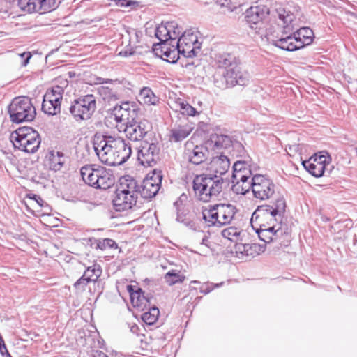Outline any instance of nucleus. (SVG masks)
<instances>
[{"mask_svg": "<svg viewBox=\"0 0 357 357\" xmlns=\"http://www.w3.org/2000/svg\"><path fill=\"white\" fill-rule=\"evenodd\" d=\"M89 282H91V281L84 277V275L83 274V275L75 282L74 287L79 291H83L85 290L86 286Z\"/></svg>", "mask_w": 357, "mask_h": 357, "instance_id": "obj_46", "label": "nucleus"}, {"mask_svg": "<svg viewBox=\"0 0 357 357\" xmlns=\"http://www.w3.org/2000/svg\"><path fill=\"white\" fill-rule=\"evenodd\" d=\"M110 140H112L111 135L96 136L93 142L95 152L102 163L108 166L120 165L119 158L113 148V142Z\"/></svg>", "mask_w": 357, "mask_h": 357, "instance_id": "obj_8", "label": "nucleus"}, {"mask_svg": "<svg viewBox=\"0 0 357 357\" xmlns=\"http://www.w3.org/2000/svg\"><path fill=\"white\" fill-rule=\"evenodd\" d=\"M307 29H308L307 28H301L299 30H298L296 33H294V34H296V37H300L302 41H304V37L312 38V36H305V33H307Z\"/></svg>", "mask_w": 357, "mask_h": 357, "instance_id": "obj_55", "label": "nucleus"}, {"mask_svg": "<svg viewBox=\"0 0 357 357\" xmlns=\"http://www.w3.org/2000/svg\"><path fill=\"white\" fill-rule=\"evenodd\" d=\"M96 99L92 94L81 96L75 99L69 107V112L77 121L89 119L96 109Z\"/></svg>", "mask_w": 357, "mask_h": 357, "instance_id": "obj_9", "label": "nucleus"}, {"mask_svg": "<svg viewBox=\"0 0 357 357\" xmlns=\"http://www.w3.org/2000/svg\"><path fill=\"white\" fill-rule=\"evenodd\" d=\"M159 310L156 307H153L149 309L146 312H144L142 316V320L148 325L153 324L158 318Z\"/></svg>", "mask_w": 357, "mask_h": 357, "instance_id": "obj_38", "label": "nucleus"}, {"mask_svg": "<svg viewBox=\"0 0 357 357\" xmlns=\"http://www.w3.org/2000/svg\"><path fill=\"white\" fill-rule=\"evenodd\" d=\"M286 202L282 196L278 197L273 205L259 206L252 215L250 222L259 226L256 231L260 240L266 243H273L274 248L286 247L289 243L287 227H283L282 218Z\"/></svg>", "mask_w": 357, "mask_h": 357, "instance_id": "obj_1", "label": "nucleus"}, {"mask_svg": "<svg viewBox=\"0 0 357 357\" xmlns=\"http://www.w3.org/2000/svg\"><path fill=\"white\" fill-rule=\"evenodd\" d=\"M233 185L231 187L232 191L237 195H245L249 192L250 189L252 188V181L242 179H232Z\"/></svg>", "mask_w": 357, "mask_h": 357, "instance_id": "obj_33", "label": "nucleus"}, {"mask_svg": "<svg viewBox=\"0 0 357 357\" xmlns=\"http://www.w3.org/2000/svg\"><path fill=\"white\" fill-rule=\"evenodd\" d=\"M137 199V195L116 190L112 202L116 211H124L132 208L136 204Z\"/></svg>", "mask_w": 357, "mask_h": 357, "instance_id": "obj_18", "label": "nucleus"}, {"mask_svg": "<svg viewBox=\"0 0 357 357\" xmlns=\"http://www.w3.org/2000/svg\"><path fill=\"white\" fill-rule=\"evenodd\" d=\"M313 60H314V64H317V63H319V58H317V56L315 55H314Z\"/></svg>", "mask_w": 357, "mask_h": 357, "instance_id": "obj_63", "label": "nucleus"}, {"mask_svg": "<svg viewBox=\"0 0 357 357\" xmlns=\"http://www.w3.org/2000/svg\"><path fill=\"white\" fill-rule=\"evenodd\" d=\"M181 31V28L179 27L178 24L176 22V26H174V28L172 29V36H173L172 42L180 35Z\"/></svg>", "mask_w": 357, "mask_h": 357, "instance_id": "obj_56", "label": "nucleus"}, {"mask_svg": "<svg viewBox=\"0 0 357 357\" xmlns=\"http://www.w3.org/2000/svg\"><path fill=\"white\" fill-rule=\"evenodd\" d=\"M224 179L216 174L197 175L192 182L193 191L197 199L208 202L217 199L222 192Z\"/></svg>", "mask_w": 357, "mask_h": 357, "instance_id": "obj_3", "label": "nucleus"}, {"mask_svg": "<svg viewBox=\"0 0 357 357\" xmlns=\"http://www.w3.org/2000/svg\"><path fill=\"white\" fill-rule=\"evenodd\" d=\"M208 241V238L206 236H204L202 240L201 244L208 246V245H207Z\"/></svg>", "mask_w": 357, "mask_h": 357, "instance_id": "obj_62", "label": "nucleus"}, {"mask_svg": "<svg viewBox=\"0 0 357 357\" xmlns=\"http://www.w3.org/2000/svg\"><path fill=\"white\" fill-rule=\"evenodd\" d=\"M64 162V155L62 152L52 151L50 153L47 163L50 169L57 172L62 168Z\"/></svg>", "mask_w": 357, "mask_h": 357, "instance_id": "obj_31", "label": "nucleus"}, {"mask_svg": "<svg viewBox=\"0 0 357 357\" xmlns=\"http://www.w3.org/2000/svg\"><path fill=\"white\" fill-rule=\"evenodd\" d=\"M102 274V268L98 264H93L89 266L84 271V275L91 282H96Z\"/></svg>", "mask_w": 357, "mask_h": 357, "instance_id": "obj_36", "label": "nucleus"}, {"mask_svg": "<svg viewBox=\"0 0 357 357\" xmlns=\"http://www.w3.org/2000/svg\"><path fill=\"white\" fill-rule=\"evenodd\" d=\"M132 54H133V52H130V51H128V50L121 51L119 52V55L126 56V57L131 56Z\"/></svg>", "mask_w": 357, "mask_h": 357, "instance_id": "obj_61", "label": "nucleus"}, {"mask_svg": "<svg viewBox=\"0 0 357 357\" xmlns=\"http://www.w3.org/2000/svg\"><path fill=\"white\" fill-rule=\"evenodd\" d=\"M127 290L130 294V301L134 307L144 310L149 303V300L144 296V292L138 287L128 285Z\"/></svg>", "mask_w": 357, "mask_h": 357, "instance_id": "obj_22", "label": "nucleus"}, {"mask_svg": "<svg viewBox=\"0 0 357 357\" xmlns=\"http://www.w3.org/2000/svg\"><path fill=\"white\" fill-rule=\"evenodd\" d=\"M326 169V165L314 162V177L324 176Z\"/></svg>", "mask_w": 357, "mask_h": 357, "instance_id": "obj_48", "label": "nucleus"}, {"mask_svg": "<svg viewBox=\"0 0 357 357\" xmlns=\"http://www.w3.org/2000/svg\"><path fill=\"white\" fill-rule=\"evenodd\" d=\"M10 139L15 149L28 153H36L41 143L39 133L29 126L21 127L12 132Z\"/></svg>", "mask_w": 357, "mask_h": 357, "instance_id": "obj_6", "label": "nucleus"}, {"mask_svg": "<svg viewBox=\"0 0 357 357\" xmlns=\"http://www.w3.org/2000/svg\"><path fill=\"white\" fill-rule=\"evenodd\" d=\"M96 84H102L104 83H112L114 81L110 79H105L102 77H97L96 79Z\"/></svg>", "mask_w": 357, "mask_h": 357, "instance_id": "obj_58", "label": "nucleus"}, {"mask_svg": "<svg viewBox=\"0 0 357 357\" xmlns=\"http://www.w3.org/2000/svg\"><path fill=\"white\" fill-rule=\"evenodd\" d=\"M159 152L157 144L144 142L138 151V160L144 166L153 167L159 159Z\"/></svg>", "mask_w": 357, "mask_h": 357, "instance_id": "obj_16", "label": "nucleus"}, {"mask_svg": "<svg viewBox=\"0 0 357 357\" xmlns=\"http://www.w3.org/2000/svg\"><path fill=\"white\" fill-rule=\"evenodd\" d=\"M222 283L220 284H204L200 287V292L204 294H207L211 292L215 287H218L222 285Z\"/></svg>", "mask_w": 357, "mask_h": 357, "instance_id": "obj_50", "label": "nucleus"}, {"mask_svg": "<svg viewBox=\"0 0 357 357\" xmlns=\"http://www.w3.org/2000/svg\"><path fill=\"white\" fill-rule=\"evenodd\" d=\"M269 14V8L265 5L252 6L245 12V19L251 27L262 21Z\"/></svg>", "mask_w": 357, "mask_h": 357, "instance_id": "obj_20", "label": "nucleus"}, {"mask_svg": "<svg viewBox=\"0 0 357 357\" xmlns=\"http://www.w3.org/2000/svg\"><path fill=\"white\" fill-rule=\"evenodd\" d=\"M116 4L121 7H132L137 6L139 3V1L132 0H113Z\"/></svg>", "mask_w": 357, "mask_h": 357, "instance_id": "obj_49", "label": "nucleus"}, {"mask_svg": "<svg viewBox=\"0 0 357 357\" xmlns=\"http://www.w3.org/2000/svg\"><path fill=\"white\" fill-rule=\"evenodd\" d=\"M162 178V176L160 172H155L154 171L152 176L146 177L139 185L138 194L146 199L154 197L160 188Z\"/></svg>", "mask_w": 357, "mask_h": 357, "instance_id": "obj_14", "label": "nucleus"}, {"mask_svg": "<svg viewBox=\"0 0 357 357\" xmlns=\"http://www.w3.org/2000/svg\"><path fill=\"white\" fill-rule=\"evenodd\" d=\"M242 175L246 176V180H250L251 176L252 175V171L250 167H246L243 171H242Z\"/></svg>", "mask_w": 357, "mask_h": 357, "instance_id": "obj_57", "label": "nucleus"}, {"mask_svg": "<svg viewBox=\"0 0 357 357\" xmlns=\"http://www.w3.org/2000/svg\"><path fill=\"white\" fill-rule=\"evenodd\" d=\"M97 90L100 96L106 102H110L118 99L116 92L108 86H100Z\"/></svg>", "mask_w": 357, "mask_h": 357, "instance_id": "obj_37", "label": "nucleus"}, {"mask_svg": "<svg viewBox=\"0 0 357 357\" xmlns=\"http://www.w3.org/2000/svg\"><path fill=\"white\" fill-rule=\"evenodd\" d=\"M312 159V156H310L308 159H303L301 157V163L305 169L307 170L310 173V174L312 175V162L311 160Z\"/></svg>", "mask_w": 357, "mask_h": 357, "instance_id": "obj_51", "label": "nucleus"}, {"mask_svg": "<svg viewBox=\"0 0 357 357\" xmlns=\"http://www.w3.org/2000/svg\"><path fill=\"white\" fill-rule=\"evenodd\" d=\"M248 167L244 161H236L233 165L232 179L246 178V176L242 175V171Z\"/></svg>", "mask_w": 357, "mask_h": 357, "instance_id": "obj_40", "label": "nucleus"}, {"mask_svg": "<svg viewBox=\"0 0 357 357\" xmlns=\"http://www.w3.org/2000/svg\"><path fill=\"white\" fill-rule=\"evenodd\" d=\"M188 161L195 165L204 162L208 156V150L204 146H196L192 150L188 149L185 151Z\"/></svg>", "mask_w": 357, "mask_h": 357, "instance_id": "obj_23", "label": "nucleus"}, {"mask_svg": "<svg viewBox=\"0 0 357 357\" xmlns=\"http://www.w3.org/2000/svg\"><path fill=\"white\" fill-rule=\"evenodd\" d=\"M169 105L172 109L176 112H180L184 115L195 116L197 113L196 109L193 107H192L185 100L180 98L172 100Z\"/></svg>", "mask_w": 357, "mask_h": 357, "instance_id": "obj_27", "label": "nucleus"}, {"mask_svg": "<svg viewBox=\"0 0 357 357\" xmlns=\"http://www.w3.org/2000/svg\"><path fill=\"white\" fill-rule=\"evenodd\" d=\"M138 188L139 184L135 178L130 176H126L120 178L119 185L116 190L137 196Z\"/></svg>", "mask_w": 357, "mask_h": 357, "instance_id": "obj_25", "label": "nucleus"}, {"mask_svg": "<svg viewBox=\"0 0 357 357\" xmlns=\"http://www.w3.org/2000/svg\"><path fill=\"white\" fill-rule=\"evenodd\" d=\"M197 43V38L193 33H183L176 43V49L178 52L185 57L192 58L197 55L199 46H195Z\"/></svg>", "mask_w": 357, "mask_h": 357, "instance_id": "obj_15", "label": "nucleus"}, {"mask_svg": "<svg viewBox=\"0 0 357 357\" xmlns=\"http://www.w3.org/2000/svg\"><path fill=\"white\" fill-rule=\"evenodd\" d=\"M192 128L185 123L184 125H178L171 130L170 141L179 142L185 139L192 132Z\"/></svg>", "mask_w": 357, "mask_h": 357, "instance_id": "obj_28", "label": "nucleus"}, {"mask_svg": "<svg viewBox=\"0 0 357 357\" xmlns=\"http://www.w3.org/2000/svg\"><path fill=\"white\" fill-rule=\"evenodd\" d=\"M184 275H180L174 270L170 271L165 275V282L170 286L176 283H181L184 280Z\"/></svg>", "mask_w": 357, "mask_h": 357, "instance_id": "obj_39", "label": "nucleus"}, {"mask_svg": "<svg viewBox=\"0 0 357 357\" xmlns=\"http://www.w3.org/2000/svg\"><path fill=\"white\" fill-rule=\"evenodd\" d=\"M110 142H113V148L115 150L116 155L119 158L120 165L125 163L132 154L130 144L122 137L112 135Z\"/></svg>", "mask_w": 357, "mask_h": 357, "instance_id": "obj_17", "label": "nucleus"}, {"mask_svg": "<svg viewBox=\"0 0 357 357\" xmlns=\"http://www.w3.org/2000/svg\"><path fill=\"white\" fill-rule=\"evenodd\" d=\"M10 121L15 123L32 121L36 115V108L29 98H15L8 106Z\"/></svg>", "mask_w": 357, "mask_h": 357, "instance_id": "obj_7", "label": "nucleus"}, {"mask_svg": "<svg viewBox=\"0 0 357 357\" xmlns=\"http://www.w3.org/2000/svg\"><path fill=\"white\" fill-rule=\"evenodd\" d=\"M172 49L170 47L168 50H165V56L162 59L169 63H174L178 59L181 53L176 49V45L172 44Z\"/></svg>", "mask_w": 357, "mask_h": 357, "instance_id": "obj_43", "label": "nucleus"}, {"mask_svg": "<svg viewBox=\"0 0 357 357\" xmlns=\"http://www.w3.org/2000/svg\"><path fill=\"white\" fill-rule=\"evenodd\" d=\"M257 248V245L256 244H253V245L244 244V245H241L238 247V250L241 254H243V252H245V255L248 257V256H249V255H252V252L250 254L248 253L249 250H252V249L256 250Z\"/></svg>", "mask_w": 357, "mask_h": 357, "instance_id": "obj_52", "label": "nucleus"}, {"mask_svg": "<svg viewBox=\"0 0 357 357\" xmlns=\"http://www.w3.org/2000/svg\"><path fill=\"white\" fill-rule=\"evenodd\" d=\"M207 144L213 149L220 151L230 147L232 144V139L229 135L214 133L211 135Z\"/></svg>", "mask_w": 357, "mask_h": 357, "instance_id": "obj_24", "label": "nucleus"}, {"mask_svg": "<svg viewBox=\"0 0 357 357\" xmlns=\"http://www.w3.org/2000/svg\"><path fill=\"white\" fill-rule=\"evenodd\" d=\"M181 223L193 231H197L199 229V226L195 222L188 218H186Z\"/></svg>", "mask_w": 357, "mask_h": 357, "instance_id": "obj_53", "label": "nucleus"}, {"mask_svg": "<svg viewBox=\"0 0 357 357\" xmlns=\"http://www.w3.org/2000/svg\"><path fill=\"white\" fill-rule=\"evenodd\" d=\"M224 179L216 174L197 175L192 182L193 191L197 199L208 202L217 199L222 192Z\"/></svg>", "mask_w": 357, "mask_h": 357, "instance_id": "obj_4", "label": "nucleus"}, {"mask_svg": "<svg viewBox=\"0 0 357 357\" xmlns=\"http://www.w3.org/2000/svg\"><path fill=\"white\" fill-rule=\"evenodd\" d=\"M182 204L181 202H179L178 201H176L174 203V206L176 207V220L178 222H182L184 221V220L186 218L185 214L183 211V210L181 208Z\"/></svg>", "mask_w": 357, "mask_h": 357, "instance_id": "obj_47", "label": "nucleus"}, {"mask_svg": "<svg viewBox=\"0 0 357 357\" xmlns=\"http://www.w3.org/2000/svg\"><path fill=\"white\" fill-rule=\"evenodd\" d=\"M218 227L229 224L236 213L235 207L231 204H215Z\"/></svg>", "mask_w": 357, "mask_h": 357, "instance_id": "obj_21", "label": "nucleus"}, {"mask_svg": "<svg viewBox=\"0 0 357 357\" xmlns=\"http://www.w3.org/2000/svg\"><path fill=\"white\" fill-rule=\"evenodd\" d=\"M314 162L328 166L331 162V157L326 151H319L314 153Z\"/></svg>", "mask_w": 357, "mask_h": 357, "instance_id": "obj_42", "label": "nucleus"}, {"mask_svg": "<svg viewBox=\"0 0 357 357\" xmlns=\"http://www.w3.org/2000/svg\"><path fill=\"white\" fill-rule=\"evenodd\" d=\"M172 44L173 43H171V41H164L153 44V52L155 55L162 59L165 56V50H169L170 46H172Z\"/></svg>", "mask_w": 357, "mask_h": 357, "instance_id": "obj_41", "label": "nucleus"}, {"mask_svg": "<svg viewBox=\"0 0 357 357\" xmlns=\"http://www.w3.org/2000/svg\"><path fill=\"white\" fill-rule=\"evenodd\" d=\"M20 57L22 59V66H26L29 62L32 55L29 52H24L19 54Z\"/></svg>", "mask_w": 357, "mask_h": 357, "instance_id": "obj_54", "label": "nucleus"}, {"mask_svg": "<svg viewBox=\"0 0 357 357\" xmlns=\"http://www.w3.org/2000/svg\"><path fill=\"white\" fill-rule=\"evenodd\" d=\"M176 26L175 22H168L165 25H161L156 28L155 35L160 42L171 41L172 43L173 36L172 29Z\"/></svg>", "mask_w": 357, "mask_h": 357, "instance_id": "obj_29", "label": "nucleus"}, {"mask_svg": "<svg viewBox=\"0 0 357 357\" xmlns=\"http://www.w3.org/2000/svg\"><path fill=\"white\" fill-rule=\"evenodd\" d=\"M83 181L96 189L106 190L115 183V178L110 169L97 165H86L80 169Z\"/></svg>", "mask_w": 357, "mask_h": 357, "instance_id": "obj_5", "label": "nucleus"}, {"mask_svg": "<svg viewBox=\"0 0 357 357\" xmlns=\"http://www.w3.org/2000/svg\"><path fill=\"white\" fill-rule=\"evenodd\" d=\"M222 236L228 240L234 241L237 239L238 236H239V231H238L237 228L229 227L222 231Z\"/></svg>", "mask_w": 357, "mask_h": 357, "instance_id": "obj_45", "label": "nucleus"}, {"mask_svg": "<svg viewBox=\"0 0 357 357\" xmlns=\"http://www.w3.org/2000/svg\"><path fill=\"white\" fill-rule=\"evenodd\" d=\"M192 283H199V282H198V281H197V280L192 281Z\"/></svg>", "mask_w": 357, "mask_h": 357, "instance_id": "obj_64", "label": "nucleus"}, {"mask_svg": "<svg viewBox=\"0 0 357 357\" xmlns=\"http://www.w3.org/2000/svg\"><path fill=\"white\" fill-rule=\"evenodd\" d=\"M64 93V88L55 85L48 89L43 96L42 110L44 113L54 116L61 112V104Z\"/></svg>", "mask_w": 357, "mask_h": 357, "instance_id": "obj_10", "label": "nucleus"}, {"mask_svg": "<svg viewBox=\"0 0 357 357\" xmlns=\"http://www.w3.org/2000/svg\"><path fill=\"white\" fill-rule=\"evenodd\" d=\"M96 248L102 250L107 248H117V243L111 238L98 239L96 241Z\"/></svg>", "mask_w": 357, "mask_h": 357, "instance_id": "obj_44", "label": "nucleus"}, {"mask_svg": "<svg viewBox=\"0 0 357 357\" xmlns=\"http://www.w3.org/2000/svg\"><path fill=\"white\" fill-rule=\"evenodd\" d=\"M217 65L219 68L225 69L226 72L228 68H236L238 61L236 58L231 54H222L217 56Z\"/></svg>", "mask_w": 357, "mask_h": 357, "instance_id": "obj_32", "label": "nucleus"}, {"mask_svg": "<svg viewBox=\"0 0 357 357\" xmlns=\"http://www.w3.org/2000/svg\"><path fill=\"white\" fill-rule=\"evenodd\" d=\"M298 146L297 145H290L287 148H286V151H287L289 155H291V152L296 151L298 150Z\"/></svg>", "mask_w": 357, "mask_h": 357, "instance_id": "obj_60", "label": "nucleus"}, {"mask_svg": "<svg viewBox=\"0 0 357 357\" xmlns=\"http://www.w3.org/2000/svg\"><path fill=\"white\" fill-rule=\"evenodd\" d=\"M92 357H109L106 354L102 351L96 350L92 354Z\"/></svg>", "mask_w": 357, "mask_h": 357, "instance_id": "obj_59", "label": "nucleus"}, {"mask_svg": "<svg viewBox=\"0 0 357 357\" xmlns=\"http://www.w3.org/2000/svg\"><path fill=\"white\" fill-rule=\"evenodd\" d=\"M222 74L227 83L231 86L236 84L245 86L248 82V74L241 71L238 63L236 64V68H228Z\"/></svg>", "mask_w": 357, "mask_h": 357, "instance_id": "obj_19", "label": "nucleus"}, {"mask_svg": "<svg viewBox=\"0 0 357 357\" xmlns=\"http://www.w3.org/2000/svg\"><path fill=\"white\" fill-rule=\"evenodd\" d=\"M217 213L218 212H216L215 209V205L209 206L208 208H203L202 211V218L205 221L208 227H218Z\"/></svg>", "mask_w": 357, "mask_h": 357, "instance_id": "obj_35", "label": "nucleus"}, {"mask_svg": "<svg viewBox=\"0 0 357 357\" xmlns=\"http://www.w3.org/2000/svg\"><path fill=\"white\" fill-rule=\"evenodd\" d=\"M139 102L146 105H157L160 102L158 97L149 87H143L139 93Z\"/></svg>", "mask_w": 357, "mask_h": 357, "instance_id": "obj_30", "label": "nucleus"}, {"mask_svg": "<svg viewBox=\"0 0 357 357\" xmlns=\"http://www.w3.org/2000/svg\"><path fill=\"white\" fill-rule=\"evenodd\" d=\"M278 16L280 20V25L283 27V34H288L292 31L294 30V26L292 25L294 18V15L290 12L282 10L279 13Z\"/></svg>", "mask_w": 357, "mask_h": 357, "instance_id": "obj_34", "label": "nucleus"}, {"mask_svg": "<svg viewBox=\"0 0 357 357\" xmlns=\"http://www.w3.org/2000/svg\"><path fill=\"white\" fill-rule=\"evenodd\" d=\"M252 192L255 199L264 201L274 195L275 185L270 178L261 174H255L252 176Z\"/></svg>", "mask_w": 357, "mask_h": 357, "instance_id": "obj_11", "label": "nucleus"}, {"mask_svg": "<svg viewBox=\"0 0 357 357\" xmlns=\"http://www.w3.org/2000/svg\"><path fill=\"white\" fill-rule=\"evenodd\" d=\"M230 167V161L229 158L222 154L213 157L211 161V167L215 174H219L220 176L225 174Z\"/></svg>", "mask_w": 357, "mask_h": 357, "instance_id": "obj_26", "label": "nucleus"}, {"mask_svg": "<svg viewBox=\"0 0 357 357\" xmlns=\"http://www.w3.org/2000/svg\"><path fill=\"white\" fill-rule=\"evenodd\" d=\"M139 110L134 102H126L116 106L113 115L116 123L125 124L123 130L126 137L131 141H141L151 129V123L146 119L137 121Z\"/></svg>", "mask_w": 357, "mask_h": 357, "instance_id": "obj_2", "label": "nucleus"}, {"mask_svg": "<svg viewBox=\"0 0 357 357\" xmlns=\"http://www.w3.org/2000/svg\"><path fill=\"white\" fill-rule=\"evenodd\" d=\"M282 36L279 38H268L270 44L279 47L286 51H295L303 47L305 45H308L312 43V38H305L304 41H302L300 37H296V34L294 36L287 35Z\"/></svg>", "mask_w": 357, "mask_h": 357, "instance_id": "obj_13", "label": "nucleus"}, {"mask_svg": "<svg viewBox=\"0 0 357 357\" xmlns=\"http://www.w3.org/2000/svg\"><path fill=\"white\" fill-rule=\"evenodd\" d=\"M61 0H18L17 5L24 12L28 13H45L58 7Z\"/></svg>", "mask_w": 357, "mask_h": 357, "instance_id": "obj_12", "label": "nucleus"}]
</instances>
